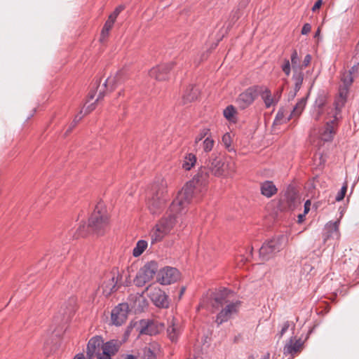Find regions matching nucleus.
Segmentation results:
<instances>
[{
  "label": "nucleus",
  "instance_id": "nucleus-1",
  "mask_svg": "<svg viewBox=\"0 0 359 359\" xmlns=\"http://www.w3.org/2000/svg\"><path fill=\"white\" fill-rule=\"evenodd\" d=\"M228 166L218 154L212 153L199 168L193 179L177 193L171 210H175L178 205H182L181 210L184 211V205H188L193 198L198 200V195L202 194L206 190L210 175L215 177L224 176Z\"/></svg>",
  "mask_w": 359,
  "mask_h": 359
},
{
  "label": "nucleus",
  "instance_id": "nucleus-2",
  "mask_svg": "<svg viewBox=\"0 0 359 359\" xmlns=\"http://www.w3.org/2000/svg\"><path fill=\"white\" fill-rule=\"evenodd\" d=\"M172 204L173 201L170 205L168 216L161 219L150 232L151 244L161 241L171 231L178 219L187 212L188 205H184V211H181L182 205H178L176 210H172Z\"/></svg>",
  "mask_w": 359,
  "mask_h": 359
},
{
  "label": "nucleus",
  "instance_id": "nucleus-3",
  "mask_svg": "<svg viewBox=\"0 0 359 359\" xmlns=\"http://www.w3.org/2000/svg\"><path fill=\"white\" fill-rule=\"evenodd\" d=\"M166 188V182L161 178L151 185L147 193V205L151 214H158L163 210L168 198Z\"/></svg>",
  "mask_w": 359,
  "mask_h": 359
},
{
  "label": "nucleus",
  "instance_id": "nucleus-4",
  "mask_svg": "<svg viewBox=\"0 0 359 359\" xmlns=\"http://www.w3.org/2000/svg\"><path fill=\"white\" fill-rule=\"evenodd\" d=\"M108 224V215L106 209L102 203H98L92 212L89 219L87 229L96 233H100ZM86 226L85 224L80 225L77 229L74 237L77 238L79 236H86Z\"/></svg>",
  "mask_w": 359,
  "mask_h": 359
},
{
  "label": "nucleus",
  "instance_id": "nucleus-5",
  "mask_svg": "<svg viewBox=\"0 0 359 359\" xmlns=\"http://www.w3.org/2000/svg\"><path fill=\"white\" fill-rule=\"evenodd\" d=\"M123 275L118 269L114 268L103 281L101 288L102 294L105 297H109L116 292L122 283Z\"/></svg>",
  "mask_w": 359,
  "mask_h": 359
},
{
  "label": "nucleus",
  "instance_id": "nucleus-6",
  "mask_svg": "<svg viewBox=\"0 0 359 359\" xmlns=\"http://www.w3.org/2000/svg\"><path fill=\"white\" fill-rule=\"evenodd\" d=\"M283 236L274 237L263 243L259 248V257L263 261H268L280 251L283 248Z\"/></svg>",
  "mask_w": 359,
  "mask_h": 359
},
{
  "label": "nucleus",
  "instance_id": "nucleus-7",
  "mask_svg": "<svg viewBox=\"0 0 359 359\" xmlns=\"http://www.w3.org/2000/svg\"><path fill=\"white\" fill-rule=\"evenodd\" d=\"M158 263L155 261L147 262L137 273L134 283L137 287H143L149 282L158 272Z\"/></svg>",
  "mask_w": 359,
  "mask_h": 359
},
{
  "label": "nucleus",
  "instance_id": "nucleus-8",
  "mask_svg": "<svg viewBox=\"0 0 359 359\" xmlns=\"http://www.w3.org/2000/svg\"><path fill=\"white\" fill-rule=\"evenodd\" d=\"M260 89L259 85H255L248 88L239 94L236 100L238 108L243 110L249 107L259 96Z\"/></svg>",
  "mask_w": 359,
  "mask_h": 359
},
{
  "label": "nucleus",
  "instance_id": "nucleus-9",
  "mask_svg": "<svg viewBox=\"0 0 359 359\" xmlns=\"http://www.w3.org/2000/svg\"><path fill=\"white\" fill-rule=\"evenodd\" d=\"M233 292L227 288H222L212 292L210 295L212 306L216 309L231 302V297Z\"/></svg>",
  "mask_w": 359,
  "mask_h": 359
},
{
  "label": "nucleus",
  "instance_id": "nucleus-10",
  "mask_svg": "<svg viewBox=\"0 0 359 359\" xmlns=\"http://www.w3.org/2000/svg\"><path fill=\"white\" fill-rule=\"evenodd\" d=\"M240 306L241 302L238 300L231 302L226 304L225 307L217 313L215 320L216 323L218 325H220L222 323L227 322L232 316L238 312Z\"/></svg>",
  "mask_w": 359,
  "mask_h": 359
},
{
  "label": "nucleus",
  "instance_id": "nucleus-11",
  "mask_svg": "<svg viewBox=\"0 0 359 359\" xmlns=\"http://www.w3.org/2000/svg\"><path fill=\"white\" fill-rule=\"evenodd\" d=\"M180 278V272L176 268L166 266L157 273V280L161 285H170Z\"/></svg>",
  "mask_w": 359,
  "mask_h": 359
},
{
  "label": "nucleus",
  "instance_id": "nucleus-12",
  "mask_svg": "<svg viewBox=\"0 0 359 359\" xmlns=\"http://www.w3.org/2000/svg\"><path fill=\"white\" fill-rule=\"evenodd\" d=\"M176 65H177V64L175 62L161 64L151 69L149 74L151 78L157 81H164L168 78L170 71Z\"/></svg>",
  "mask_w": 359,
  "mask_h": 359
},
{
  "label": "nucleus",
  "instance_id": "nucleus-13",
  "mask_svg": "<svg viewBox=\"0 0 359 359\" xmlns=\"http://www.w3.org/2000/svg\"><path fill=\"white\" fill-rule=\"evenodd\" d=\"M163 325L151 320H141L137 330L140 334L154 336L158 334L163 329Z\"/></svg>",
  "mask_w": 359,
  "mask_h": 359
},
{
  "label": "nucleus",
  "instance_id": "nucleus-14",
  "mask_svg": "<svg viewBox=\"0 0 359 359\" xmlns=\"http://www.w3.org/2000/svg\"><path fill=\"white\" fill-rule=\"evenodd\" d=\"M104 346V339L102 337L95 335L91 337L86 347V357L88 359H93L97 355L102 353Z\"/></svg>",
  "mask_w": 359,
  "mask_h": 359
},
{
  "label": "nucleus",
  "instance_id": "nucleus-15",
  "mask_svg": "<svg viewBox=\"0 0 359 359\" xmlns=\"http://www.w3.org/2000/svg\"><path fill=\"white\" fill-rule=\"evenodd\" d=\"M129 306L127 303L118 304L111 311V320L114 325L120 326L125 323L128 318Z\"/></svg>",
  "mask_w": 359,
  "mask_h": 359
},
{
  "label": "nucleus",
  "instance_id": "nucleus-16",
  "mask_svg": "<svg viewBox=\"0 0 359 359\" xmlns=\"http://www.w3.org/2000/svg\"><path fill=\"white\" fill-rule=\"evenodd\" d=\"M149 290V297L154 304L159 308H168L169 306L168 297L159 287H151Z\"/></svg>",
  "mask_w": 359,
  "mask_h": 359
},
{
  "label": "nucleus",
  "instance_id": "nucleus-17",
  "mask_svg": "<svg viewBox=\"0 0 359 359\" xmlns=\"http://www.w3.org/2000/svg\"><path fill=\"white\" fill-rule=\"evenodd\" d=\"M166 332L168 339L172 342L176 343L182 332V327L180 322L175 318L168 320Z\"/></svg>",
  "mask_w": 359,
  "mask_h": 359
},
{
  "label": "nucleus",
  "instance_id": "nucleus-18",
  "mask_svg": "<svg viewBox=\"0 0 359 359\" xmlns=\"http://www.w3.org/2000/svg\"><path fill=\"white\" fill-rule=\"evenodd\" d=\"M304 343L302 339H296L294 337H291L284 346L283 354L294 356L296 353L302 351Z\"/></svg>",
  "mask_w": 359,
  "mask_h": 359
},
{
  "label": "nucleus",
  "instance_id": "nucleus-19",
  "mask_svg": "<svg viewBox=\"0 0 359 359\" xmlns=\"http://www.w3.org/2000/svg\"><path fill=\"white\" fill-rule=\"evenodd\" d=\"M126 77L125 70H119L114 77L107 78L103 83V86L104 88L110 87V90H113L118 85L122 83Z\"/></svg>",
  "mask_w": 359,
  "mask_h": 359
},
{
  "label": "nucleus",
  "instance_id": "nucleus-20",
  "mask_svg": "<svg viewBox=\"0 0 359 359\" xmlns=\"http://www.w3.org/2000/svg\"><path fill=\"white\" fill-rule=\"evenodd\" d=\"M261 88L259 93V95L261 96L263 100L266 108H270L272 105L276 104V102L271 96V90L264 86H259Z\"/></svg>",
  "mask_w": 359,
  "mask_h": 359
},
{
  "label": "nucleus",
  "instance_id": "nucleus-21",
  "mask_svg": "<svg viewBox=\"0 0 359 359\" xmlns=\"http://www.w3.org/2000/svg\"><path fill=\"white\" fill-rule=\"evenodd\" d=\"M260 189L261 194L267 198L273 196L278 191L273 182L268 180L261 184Z\"/></svg>",
  "mask_w": 359,
  "mask_h": 359
},
{
  "label": "nucleus",
  "instance_id": "nucleus-22",
  "mask_svg": "<svg viewBox=\"0 0 359 359\" xmlns=\"http://www.w3.org/2000/svg\"><path fill=\"white\" fill-rule=\"evenodd\" d=\"M119 349V345L116 340H110L107 341L106 343L104 342V346L102 348V353L104 355H108L109 356L114 355Z\"/></svg>",
  "mask_w": 359,
  "mask_h": 359
},
{
  "label": "nucleus",
  "instance_id": "nucleus-23",
  "mask_svg": "<svg viewBox=\"0 0 359 359\" xmlns=\"http://www.w3.org/2000/svg\"><path fill=\"white\" fill-rule=\"evenodd\" d=\"M285 198L290 209H294L298 203V195L293 188H289L285 191Z\"/></svg>",
  "mask_w": 359,
  "mask_h": 359
},
{
  "label": "nucleus",
  "instance_id": "nucleus-24",
  "mask_svg": "<svg viewBox=\"0 0 359 359\" xmlns=\"http://www.w3.org/2000/svg\"><path fill=\"white\" fill-rule=\"evenodd\" d=\"M159 350L157 344H151L149 346L143 348V359H156L157 351Z\"/></svg>",
  "mask_w": 359,
  "mask_h": 359
},
{
  "label": "nucleus",
  "instance_id": "nucleus-25",
  "mask_svg": "<svg viewBox=\"0 0 359 359\" xmlns=\"http://www.w3.org/2000/svg\"><path fill=\"white\" fill-rule=\"evenodd\" d=\"M197 158L192 153L187 154L183 159L182 167L185 170H190L196 165Z\"/></svg>",
  "mask_w": 359,
  "mask_h": 359
},
{
  "label": "nucleus",
  "instance_id": "nucleus-26",
  "mask_svg": "<svg viewBox=\"0 0 359 359\" xmlns=\"http://www.w3.org/2000/svg\"><path fill=\"white\" fill-rule=\"evenodd\" d=\"M306 97H302L298 102L295 104V106L293 107V109L290 114L289 117L287 118V121L290 120L292 117L294 116H299L302 112L303 111L306 104Z\"/></svg>",
  "mask_w": 359,
  "mask_h": 359
},
{
  "label": "nucleus",
  "instance_id": "nucleus-27",
  "mask_svg": "<svg viewBox=\"0 0 359 359\" xmlns=\"http://www.w3.org/2000/svg\"><path fill=\"white\" fill-rule=\"evenodd\" d=\"M334 129L332 123H327L320 133V138L324 142H330L333 138Z\"/></svg>",
  "mask_w": 359,
  "mask_h": 359
},
{
  "label": "nucleus",
  "instance_id": "nucleus-28",
  "mask_svg": "<svg viewBox=\"0 0 359 359\" xmlns=\"http://www.w3.org/2000/svg\"><path fill=\"white\" fill-rule=\"evenodd\" d=\"M198 95V90L194 86L188 88L183 95L184 102H191L197 99Z\"/></svg>",
  "mask_w": 359,
  "mask_h": 359
},
{
  "label": "nucleus",
  "instance_id": "nucleus-29",
  "mask_svg": "<svg viewBox=\"0 0 359 359\" xmlns=\"http://www.w3.org/2000/svg\"><path fill=\"white\" fill-rule=\"evenodd\" d=\"M148 243L144 240H140L136 243V246L133 248V255L135 257L140 256L144 251L147 249Z\"/></svg>",
  "mask_w": 359,
  "mask_h": 359
},
{
  "label": "nucleus",
  "instance_id": "nucleus-30",
  "mask_svg": "<svg viewBox=\"0 0 359 359\" xmlns=\"http://www.w3.org/2000/svg\"><path fill=\"white\" fill-rule=\"evenodd\" d=\"M292 79L294 81V89L295 91H299L302 87L303 80H304V74L301 70H294L292 76Z\"/></svg>",
  "mask_w": 359,
  "mask_h": 359
},
{
  "label": "nucleus",
  "instance_id": "nucleus-31",
  "mask_svg": "<svg viewBox=\"0 0 359 359\" xmlns=\"http://www.w3.org/2000/svg\"><path fill=\"white\" fill-rule=\"evenodd\" d=\"M339 221L330 222L326 224L325 229L328 231V237L338 236Z\"/></svg>",
  "mask_w": 359,
  "mask_h": 359
},
{
  "label": "nucleus",
  "instance_id": "nucleus-32",
  "mask_svg": "<svg viewBox=\"0 0 359 359\" xmlns=\"http://www.w3.org/2000/svg\"><path fill=\"white\" fill-rule=\"evenodd\" d=\"M236 113V108L233 105L227 106L223 111L224 116L230 121L235 118Z\"/></svg>",
  "mask_w": 359,
  "mask_h": 359
},
{
  "label": "nucleus",
  "instance_id": "nucleus-33",
  "mask_svg": "<svg viewBox=\"0 0 359 359\" xmlns=\"http://www.w3.org/2000/svg\"><path fill=\"white\" fill-rule=\"evenodd\" d=\"M215 142L210 137H206L202 143L203 150L205 153L212 151Z\"/></svg>",
  "mask_w": 359,
  "mask_h": 359
},
{
  "label": "nucleus",
  "instance_id": "nucleus-34",
  "mask_svg": "<svg viewBox=\"0 0 359 359\" xmlns=\"http://www.w3.org/2000/svg\"><path fill=\"white\" fill-rule=\"evenodd\" d=\"M73 311V308L71 307V308H67L65 309H61V311H60L61 313V317L59 318L58 317H56L55 320L57 322V323H62L63 321H65L67 320L68 317L69 316V315L72 313V312Z\"/></svg>",
  "mask_w": 359,
  "mask_h": 359
},
{
  "label": "nucleus",
  "instance_id": "nucleus-35",
  "mask_svg": "<svg viewBox=\"0 0 359 359\" xmlns=\"http://www.w3.org/2000/svg\"><path fill=\"white\" fill-rule=\"evenodd\" d=\"M290 327H292V330H294L295 327V324L293 322H290L288 320L283 323L280 332L278 333V335L279 336L280 339L283 337V336L285 334V332L288 330V329Z\"/></svg>",
  "mask_w": 359,
  "mask_h": 359
},
{
  "label": "nucleus",
  "instance_id": "nucleus-36",
  "mask_svg": "<svg viewBox=\"0 0 359 359\" xmlns=\"http://www.w3.org/2000/svg\"><path fill=\"white\" fill-rule=\"evenodd\" d=\"M352 74H353L352 71H348V72H345L343 74L341 80L343 81L344 86L349 87L352 84V83L353 81V78Z\"/></svg>",
  "mask_w": 359,
  "mask_h": 359
},
{
  "label": "nucleus",
  "instance_id": "nucleus-37",
  "mask_svg": "<svg viewBox=\"0 0 359 359\" xmlns=\"http://www.w3.org/2000/svg\"><path fill=\"white\" fill-rule=\"evenodd\" d=\"M299 62H300V60H299L297 51L296 50H293V51L291 54V63H292V67L294 69V71L297 70L296 67L297 66H299Z\"/></svg>",
  "mask_w": 359,
  "mask_h": 359
},
{
  "label": "nucleus",
  "instance_id": "nucleus-38",
  "mask_svg": "<svg viewBox=\"0 0 359 359\" xmlns=\"http://www.w3.org/2000/svg\"><path fill=\"white\" fill-rule=\"evenodd\" d=\"M325 97L323 95L318 96L314 103L313 107L316 109H323L325 104Z\"/></svg>",
  "mask_w": 359,
  "mask_h": 359
},
{
  "label": "nucleus",
  "instance_id": "nucleus-39",
  "mask_svg": "<svg viewBox=\"0 0 359 359\" xmlns=\"http://www.w3.org/2000/svg\"><path fill=\"white\" fill-rule=\"evenodd\" d=\"M346 191H347V184H346V183H345L341 188L340 191L337 193L335 200L337 201H341V200H343L345 196V194L346 193Z\"/></svg>",
  "mask_w": 359,
  "mask_h": 359
},
{
  "label": "nucleus",
  "instance_id": "nucleus-40",
  "mask_svg": "<svg viewBox=\"0 0 359 359\" xmlns=\"http://www.w3.org/2000/svg\"><path fill=\"white\" fill-rule=\"evenodd\" d=\"M346 102V100L342 97H337L336 100L334 101V106L335 109L337 111H340L341 108L344 106L345 103Z\"/></svg>",
  "mask_w": 359,
  "mask_h": 359
},
{
  "label": "nucleus",
  "instance_id": "nucleus-41",
  "mask_svg": "<svg viewBox=\"0 0 359 359\" xmlns=\"http://www.w3.org/2000/svg\"><path fill=\"white\" fill-rule=\"evenodd\" d=\"M282 70L285 74L287 76H290L291 72V66L290 62L288 59H284V63L282 65Z\"/></svg>",
  "mask_w": 359,
  "mask_h": 359
},
{
  "label": "nucleus",
  "instance_id": "nucleus-42",
  "mask_svg": "<svg viewBox=\"0 0 359 359\" xmlns=\"http://www.w3.org/2000/svg\"><path fill=\"white\" fill-rule=\"evenodd\" d=\"M210 130L208 128H203L201 130L198 136L196 137L195 143L197 144L198 142L205 138L209 133Z\"/></svg>",
  "mask_w": 359,
  "mask_h": 359
},
{
  "label": "nucleus",
  "instance_id": "nucleus-43",
  "mask_svg": "<svg viewBox=\"0 0 359 359\" xmlns=\"http://www.w3.org/2000/svg\"><path fill=\"white\" fill-rule=\"evenodd\" d=\"M222 142L225 147L229 150V148L231 147V136L229 133H226L222 137Z\"/></svg>",
  "mask_w": 359,
  "mask_h": 359
},
{
  "label": "nucleus",
  "instance_id": "nucleus-44",
  "mask_svg": "<svg viewBox=\"0 0 359 359\" xmlns=\"http://www.w3.org/2000/svg\"><path fill=\"white\" fill-rule=\"evenodd\" d=\"M348 93V86H341L339 88V96L340 97L344 98L346 100L347 95Z\"/></svg>",
  "mask_w": 359,
  "mask_h": 359
},
{
  "label": "nucleus",
  "instance_id": "nucleus-45",
  "mask_svg": "<svg viewBox=\"0 0 359 359\" xmlns=\"http://www.w3.org/2000/svg\"><path fill=\"white\" fill-rule=\"evenodd\" d=\"M323 114V109L314 108V111L312 114V116L316 121H318Z\"/></svg>",
  "mask_w": 359,
  "mask_h": 359
},
{
  "label": "nucleus",
  "instance_id": "nucleus-46",
  "mask_svg": "<svg viewBox=\"0 0 359 359\" xmlns=\"http://www.w3.org/2000/svg\"><path fill=\"white\" fill-rule=\"evenodd\" d=\"M311 25L309 24V23H305L303 25V27H302V31H301V33L303 35L307 34H309L311 32Z\"/></svg>",
  "mask_w": 359,
  "mask_h": 359
},
{
  "label": "nucleus",
  "instance_id": "nucleus-47",
  "mask_svg": "<svg viewBox=\"0 0 359 359\" xmlns=\"http://www.w3.org/2000/svg\"><path fill=\"white\" fill-rule=\"evenodd\" d=\"M123 8H124V7L123 6H119L117 8H116L114 11L112 13L110 14V15H112V18H116V19L117 16L123 10Z\"/></svg>",
  "mask_w": 359,
  "mask_h": 359
},
{
  "label": "nucleus",
  "instance_id": "nucleus-48",
  "mask_svg": "<svg viewBox=\"0 0 359 359\" xmlns=\"http://www.w3.org/2000/svg\"><path fill=\"white\" fill-rule=\"evenodd\" d=\"M311 55H309V54H307L305 57H304V59L303 60V63H302V67H306L311 62Z\"/></svg>",
  "mask_w": 359,
  "mask_h": 359
},
{
  "label": "nucleus",
  "instance_id": "nucleus-49",
  "mask_svg": "<svg viewBox=\"0 0 359 359\" xmlns=\"http://www.w3.org/2000/svg\"><path fill=\"white\" fill-rule=\"evenodd\" d=\"M240 18L238 11H236L231 16L230 20L229 26H232Z\"/></svg>",
  "mask_w": 359,
  "mask_h": 359
},
{
  "label": "nucleus",
  "instance_id": "nucleus-50",
  "mask_svg": "<svg viewBox=\"0 0 359 359\" xmlns=\"http://www.w3.org/2000/svg\"><path fill=\"white\" fill-rule=\"evenodd\" d=\"M311 205V203L310 200L306 201L304 205V214H307L309 212Z\"/></svg>",
  "mask_w": 359,
  "mask_h": 359
},
{
  "label": "nucleus",
  "instance_id": "nucleus-51",
  "mask_svg": "<svg viewBox=\"0 0 359 359\" xmlns=\"http://www.w3.org/2000/svg\"><path fill=\"white\" fill-rule=\"evenodd\" d=\"M323 4L322 0H318L313 6L312 7V11L315 12L317 9H319Z\"/></svg>",
  "mask_w": 359,
  "mask_h": 359
},
{
  "label": "nucleus",
  "instance_id": "nucleus-52",
  "mask_svg": "<svg viewBox=\"0 0 359 359\" xmlns=\"http://www.w3.org/2000/svg\"><path fill=\"white\" fill-rule=\"evenodd\" d=\"M249 4V0H243L239 3L238 9L244 8Z\"/></svg>",
  "mask_w": 359,
  "mask_h": 359
},
{
  "label": "nucleus",
  "instance_id": "nucleus-53",
  "mask_svg": "<svg viewBox=\"0 0 359 359\" xmlns=\"http://www.w3.org/2000/svg\"><path fill=\"white\" fill-rule=\"evenodd\" d=\"M284 113L283 111L279 110L276 116L275 121H278L283 118Z\"/></svg>",
  "mask_w": 359,
  "mask_h": 359
},
{
  "label": "nucleus",
  "instance_id": "nucleus-54",
  "mask_svg": "<svg viewBox=\"0 0 359 359\" xmlns=\"http://www.w3.org/2000/svg\"><path fill=\"white\" fill-rule=\"evenodd\" d=\"M298 91H295V89L294 88V90L290 91L288 94V100H293L294 97L296 96Z\"/></svg>",
  "mask_w": 359,
  "mask_h": 359
},
{
  "label": "nucleus",
  "instance_id": "nucleus-55",
  "mask_svg": "<svg viewBox=\"0 0 359 359\" xmlns=\"http://www.w3.org/2000/svg\"><path fill=\"white\" fill-rule=\"evenodd\" d=\"M96 357H97V359H111V356H109L108 355H104L102 353L97 355Z\"/></svg>",
  "mask_w": 359,
  "mask_h": 359
},
{
  "label": "nucleus",
  "instance_id": "nucleus-56",
  "mask_svg": "<svg viewBox=\"0 0 359 359\" xmlns=\"http://www.w3.org/2000/svg\"><path fill=\"white\" fill-rule=\"evenodd\" d=\"M112 27L113 24L109 22L108 21H106L103 27H104V30L109 31Z\"/></svg>",
  "mask_w": 359,
  "mask_h": 359
},
{
  "label": "nucleus",
  "instance_id": "nucleus-57",
  "mask_svg": "<svg viewBox=\"0 0 359 359\" xmlns=\"http://www.w3.org/2000/svg\"><path fill=\"white\" fill-rule=\"evenodd\" d=\"M76 124H75L74 123V121H72V123L70 124L69 128L67 130L66 133H65V135H67L68 133H69L76 126Z\"/></svg>",
  "mask_w": 359,
  "mask_h": 359
},
{
  "label": "nucleus",
  "instance_id": "nucleus-58",
  "mask_svg": "<svg viewBox=\"0 0 359 359\" xmlns=\"http://www.w3.org/2000/svg\"><path fill=\"white\" fill-rule=\"evenodd\" d=\"M82 118V116L81 114H77L75 116L73 121L75 124H77V123Z\"/></svg>",
  "mask_w": 359,
  "mask_h": 359
},
{
  "label": "nucleus",
  "instance_id": "nucleus-59",
  "mask_svg": "<svg viewBox=\"0 0 359 359\" xmlns=\"http://www.w3.org/2000/svg\"><path fill=\"white\" fill-rule=\"evenodd\" d=\"M306 215V214L302 213V214H299L298 215V222L299 223H302L304 221V219Z\"/></svg>",
  "mask_w": 359,
  "mask_h": 359
},
{
  "label": "nucleus",
  "instance_id": "nucleus-60",
  "mask_svg": "<svg viewBox=\"0 0 359 359\" xmlns=\"http://www.w3.org/2000/svg\"><path fill=\"white\" fill-rule=\"evenodd\" d=\"M74 359H86V358L83 353H78L74 356Z\"/></svg>",
  "mask_w": 359,
  "mask_h": 359
},
{
  "label": "nucleus",
  "instance_id": "nucleus-61",
  "mask_svg": "<svg viewBox=\"0 0 359 359\" xmlns=\"http://www.w3.org/2000/svg\"><path fill=\"white\" fill-rule=\"evenodd\" d=\"M104 93L102 91V90H100L99 95L97 96L96 101H98L99 100L102 99L104 97Z\"/></svg>",
  "mask_w": 359,
  "mask_h": 359
},
{
  "label": "nucleus",
  "instance_id": "nucleus-62",
  "mask_svg": "<svg viewBox=\"0 0 359 359\" xmlns=\"http://www.w3.org/2000/svg\"><path fill=\"white\" fill-rule=\"evenodd\" d=\"M116 20V18H112V15H109V18L107 21L114 25V22Z\"/></svg>",
  "mask_w": 359,
  "mask_h": 359
},
{
  "label": "nucleus",
  "instance_id": "nucleus-63",
  "mask_svg": "<svg viewBox=\"0 0 359 359\" xmlns=\"http://www.w3.org/2000/svg\"><path fill=\"white\" fill-rule=\"evenodd\" d=\"M109 31H107V30H104V27L102 28V36H105L107 35H108V33H109Z\"/></svg>",
  "mask_w": 359,
  "mask_h": 359
},
{
  "label": "nucleus",
  "instance_id": "nucleus-64",
  "mask_svg": "<svg viewBox=\"0 0 359 359\" xmlns=\"http://www.w3.org/2000/svg\"><path fill=\"white\" fill-rule=\"evenodd\" d=\"M124 359H135V357L133 355L128 354Z\"/></svg>",
  "mask_w": 359,
  "mask_h": 359
}]
</instances>
